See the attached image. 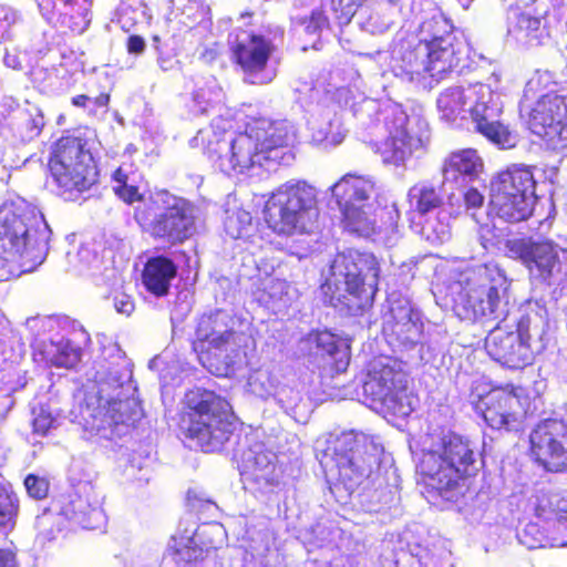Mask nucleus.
Returning a JSON list of instances; mask_svg holds the SVG:
<instances>
[{"instance_id": "1", "label": "nucleus", "mask_w": 567, "mask_h": 567, "mask_svg": "<svg viewBox=\"0 0 567 567\" xmlns=\"http://www.w3.org/2000/svg\"><path fill=\"white\" fill-rule=\"evenodd\" d=\"M111 360L97 362L94 384L81 408V423L89 437L113 440L124 435L142 416L132 364L116 346L109 348Z\"/></svg>"}, {"instance_id": "2", "label": "nucleus", "mask_w": 567, "mask_h": 567, "mask_svg": "<svg viewBox=\"0 0 567 567\" xmlns=\"http://www.w3.org/2000/svg\"><path fill=\"white\" fill-rule=\"evenodd\" d=\"M51 228L37 206L19 196L0 204V281L31 272L49 251Z\"/></svg>"}, {"instance_id": "3", "label": "nucleus", "mask_w": 567, "mask_h": 567, "mask_svg": "<svg viewBox=\"0 0 567 567\" xmlns=\"http://www.w3.org/2000/svg\"><path fill=\"white\" fill-rule=\"evenodd\" d=\"M136 175L130 167L120 166L112 175L114 193L135 207L136 221L154 237L181 243L195 231L197 208L187 199L159 189L144 196L135 185Z\"/></svg>"}, {"instance_id": "4", "label": "nucleus", "mask_w": 567, "mask_h": 567, "mask_svg": "<svg viewBox=\"0 0 567 567\" xmlns=\"http://www.w3.org/2000/svg\"><path fill=\"white\" fill-rule=\"evenodd\" d=\"M362 122L384 132L388 137L380 155L386 165L403 166L415 152L425 147L430 140V127L421 110L410 113L392 101L363 99L353 110Z\"/></svg>"}, {"instance_id": "5", "label": "nucleus", "mask_w": 567, "mask_h": 567, "mask_svg": "<svg viewBox=\"0 0 567 567\" xmlns=\"http://www.w3.org/2000/svg\"><path fill=\"white\" fill-rule=\"evenodd\" d=\"M330 190L341 210L346 229L362 237L378 234L379 239L388 246L396 244L400 236V212L396 204H392L386 212L389 220L377 226L375 199L380 187L373 177L346 174Z\"/></svg>"}, {"instance_id": "6", "label": "nucleus", "mask_w": 567, "mask_h": 567, "mask_svg": "<svg viewBox=\"0 0 567 567\" xmlns=\"http://www.w3.org/2000/svg\"><path fill=\"white\" fill-rule=\"evenodd\" d=\"M508 286L504 271L496 265L467 268L450 286L453 310L462 320L503 319L508 311Z\"/></svg>"}, {"instance_id": "7", "label": "nucleus", "mask_w": 567, "mask_h": 567, "mask_svg": "<svg viewBox=\"0 0 567 567\" xmlns=\"http://www.w3.org/2000/svg\"><path fill=\"white\" fill-rule=\"evenodd\" d=\"M382 454L383 446L374 436L352 430L330 436L321 463L329 475L351 494L373 480Z\"/></svg>"}, {"instance_id": "8", "label": "nucleus", "mask_w": 567, "mask_h": 567, "mask_svg": "<svg viewBox=\"0 0 567 567\" xmlns=\"http://www.w3.org/2000/svg\"><path fill=\"white\" fill-rule=\"evenodd\" d=\"M379 262L372 254L349 250L336 256L322 289L333 306L359 311L372 305L379 281Z\"/></svg>"}, {"instance_id": "9", "label": "nucleus", "mask_w": 567, "mask_h": 567, "mask_svg": "<svg viewBox=\"0 0 567 567\" xmlns=\"http://www.w3.org/2000/svg\"><path fill=\"white\" fill-rule=\"evenodd\" d=\"M240 326L239 318L223 310L200 318L193 347L198 360L210 373L227 377L241 361L246 336L240 331Z\"/></svg>"}, {"instance_id": "10", "label": "nucleus", "mask_w": 567, "mask_h": 567, "mask_svg": "<svg viewBox=\"0 0 567 567\" xmlns=\"http://www.w3.org/2000/svg\"><path fill=\"white\" fill-rule=\"evenodd\" d=\"M476 445L454 432L434 436L424 449L417 468L426 483L442 492L454 487L460 480L476 471Z\"/></svg>"}, {"instance_id": "11", "label": "nucleus", "mask_w": 567, "mask_h": 567, "mask_svg": "<svg viewBox=\"0 0 567 567\" xmlns=\"http://www.w3.org/2000/svg\"><path fill=\"white\" fill-rule=\"evenodd\" d=\"M187 411L181 427L204 452L220 450L233 433L230 404L212 391L196 389L186 394Z\"/></svg>"}, {"instance_id": "12", "label": "nucleus", "mask_w": 567, "mask_h": 567, "mask_svg": "<svg viewBox=\"0 0 567 567\" xmlns=\"http://www.w3.org/2000/svg\"><path fill=\"white\" fill-rule=\"evenodd\" d=\"M318 216L316 189L302 181H289L279 186L264 209L268 227L280 235L309 231Z\"/></svg>"}, {"instance_id": "13", "label": "nucleus", "mask_w": 567, "mask_h": 567, "mask_svg": "<svg viewBox=\"0 0 567 567\" xmlns=\"http://www.w3.org/2000/svg\"><path fill=\"white\" fill-rule=\"evenodd\" d=\"M540 84V75L532 78L520 102L522 115L528 116L529 130L553 150L567 146V86L540 95L535 105L532 100Z\"/></svg>"}, {"instance_id": "14", "label": "nucleus", "mask_w": 567, "mask_h": 567, "mask_svg": "<svg viewBox=\"0 0 567 567\" xmlns=\"http://www.w3.org/2000/svg\"><path fill=\"white\" fill-rule=\"evenodd\" d=\"M49 168L59 196L65 200L78 199L97 181V169L91 152L74 137H64L56 143Z\"/></svg>"}, {"instance_id": "15", "label": "nucleus", "mask_w": 567, "mask_h": 567, "mask_svg": "<svg viewBox=\"0 0 567 567\" xmlns=\"http://www.w3.org/2000/svg\"><path fill=\"white\" fill-rule=\"evenodd\" d=\"M363 393L375 409L400 417L414 410V398L406 390V375L400 363L389 357L371 362Z\"/></svg>"}, {"instance_id": "16", "label": "nucleus", "mask_w": 567, "mask_h": 567, "mask_svg": "<svg viewBox=\"0 0 567 567\" xmlns=\"http://www.w3.org/2000/svg\"><path fill=\"white\" fill-rule=\"evenodd\" d=\"M464 111V121H471L474 128L493 144L502 148L516 145V134L499 120L502 95L489 84L476 82L465 85Z\"/></svg>"}, {"instance_id": "17", "label": "nucleus", "mask_w": 567, "mask_h": 567, "mask_svg": "<svg viewBox=\"0 0 567 567\" xmlns=\"http://www.w3.org/2000/svg\"><path fill=\"white\" fill-rule=\"evenodd\" d=\"M390 66L393 74L402 81L426 85L427 78L439 82L451 72L435 51L431 50L414 33L401 29L391 50Z\"/></svg>"}, {"instance_id": "18", "label": "nucleus", "mask_w": 567, "mask_h": 567, "mask_svg": "<svg viewBox=\"0 0 567 567\" xmlns=\"http://www.w3.org/2000/svg\"><path fill=\"white\" fill-rule=\"evenodd\" d=\"M281 34L279 28L268 25L229 35L235 60L241 68L246 82L261 85L276 78L277 71L269 64V58L275 50V40Z\"/></svg>"}, {"instance_id": "19", "label": "nucleus", "mask_w": 567, "mask_h": 567, "mask_svg": "<svg viewBox=\"0 0 567 567\" xmlns=\"http://www.w3.org/2000/svg\"><path fill=\"white\" fill-rule=\"evenodd\" d=\"M505 256L519 260L532 279L550 285L567 276V248L550 239H513L505 243Z\"/></svg>"}, {"instance_id": "20", "label": "nucleus", "mask_w": 567, "mask_h": 567, "mask_svg": "<svg viewBox=\"0 0 567 567\" xmlns=\"http://www.w3.org/2000/svg\"><path fill=\"white\" fill-rule=\"evenodd\" d=\"M205 152L208 158L227 175L244 174L267 162L254 133L250 132L249 123L244 132L237 134L214 133L207 141Z\"/></svg>"}, {"instance_id": "21", "label": "nucleus", "mask_w": 567, "mask_h": 567, "mask_svg": "<svg viewBox=\"0 0 567 567\" xmlns=\"http://www.w3.org/2000/svg\"><path fill=\"white\" fill-rule=\"evenodd\" d=\"M537 318L522 316L515 331L495 327L485 339V349L489 357L509 369H520L532 363L534 354L543 348L540 342L532 340L536 332Z\"/></svg>"}, {"instance_id": "22", "label": "nucleus", "mask_w": 567, "mask_h": 567, "mask_svg": "<svg viewBox=\"0 0 567 567\" xmlns=\"http://www.w3.org/2000/svg\"><path fill=\"white\" fill-rule=\"evenodd\" d=\"M413 33L435 51V54L449 64L451 71L458 69V72H462L470 66L468 43L454 32L451 21L442 12L435 11L424 17Z\"/></svg>"}, {"instance_id": "23", "label": "nucleus", "mask_w": 567, "mask_h": 567, "mask_svg": "<svg viewBox=\"0 0 567 567\" xmlns=\"http://www.w3.org/2000/svg\"><path fill=\"white\" fill-rule=\"evenodd\" d=\"M532 453L551 472H567V424L561 420L542 421L532 431Z\"/></svg>"}, {"instance_id": "24", "label": "nucleus", "mask_w": 567, "mask_h": 567, "mask_svg": "<svg viewBox=\"0 0 567 567\" xmlns=\"http://www.w3.org/2000/svg\"><path fill=\"white\" fill-rule=\"evenodd\" d=\"M226 536V529L220 523H205L197 528H185L183 533L173 535L167 551L177 563L196 560L204 550L221 547Z\"/></svg>"}, {"instance_id": "25", "label": "nucleus", "mask_w": 567, "mask_h": 567, "mask_svg": "<svg viewBox=\"0 0 567 567\" xmlns=\"http://www.w3.org/2000/svg\"><path fill=\"white\" fill-rule=\"evenodd\" d=\"M249 125L268 163L288 165L292 161L289 147L296 140V130L290 122L256 118Z\"/></svg>"}, {"instance_id": "26", "label": "nucleus", "mask_w": 567, "mask_h": 567, "mask_svg": "<svg viewBox=\"0 0 567 567\" xmlns=\"http://www.w3.org/2000/svg\"><path fill=\"white\" fill-rule=\"evenodd\" d=\"M388 302L389 310L383 317V333L405 348L417 344L422 336L420 312L406 297L392 293Z\"/></svg>"}, {"instance_id": "27", "label": "nucleus", "mask_w": 567, "mask_h": 567, "mask_svg": "<svg viewBox=\"0 0 567 567\" xmlns=\"http://www.w3.org/2000/svg\"><path fill=\"white\" fill-rule=\"evenodd\" d=\"M481 405L483 417L492 429L517 431L520 427L524 410L520 395L513 386L493 389Z\"/></svg>"}, {"instance_id": "28", "label": "nucleus", "mask_w": 567, "mask_h": 567, "mask_svg": "<svg viewBox=\"0 0 567 567\" xmlns=\"http://www.w3.org/2000/svg\"><path fill=\"white\" fill-rule=\"evenodd\" d=\"M101 501L95 487L83 482L62 501L60 513L85 529H96L105 522Z\"/></svg>"}, {"instance_id": "29", "label": "nucleus", "mask_w": 567, "mask_h": 567, "mask_svg": "<svg viewBox=\"0 0 567 567\" xmlns=\"http://www.w3.org/2000/svg\"><path fill=\"white\" fill-rule=\"evenodd\" d=\"M43 126V114L37 106L21 107L12 99H4L0 104V131H11L21 142L39 136Z\"/></svg>"}, {"instance_id": "30", "label": "nucleus", "mask_w": 567, "mask_h": 567, "mask_svg": "<svg viewBox=\"0 0 567 567\" xmlns=\"http://www.w3.org/2000/svg\"><path fill=\"white\" fill-rule=\"evenodd\" d=\"M483 168V159L475 150L465 148L453 152L444 162L443 184L454 183L460 188H465L480 177Z\"/></svg>"}, {"instance_id": "31", "label": "nucleus", "mask_w": 567, "mask_h": 567, "mask_svg": "<svg viewBox=\"0 0 567 567\" xmlns=\"http://www.w3.org/2000/svg\"><path fill=\"white\" fill-rule=\"evenodd\" d=\"M372 7L364 9L358 17L360 29L372 35H382L390 31L401 16L400 0H372Z\"/></svg>"}, {"instance_id": "32", "label": "nucleus", "mask_w": 567, "mask_h": 567, "mask_svg": "<svg viewBox=\"0 0 567 567\" xmlns=\"http://www.w3.org/2000/svg\"><path fill=\"white\" fill-rule=\"evenodd\" d=\"M536 181L530 166L513 164L501 172L492 182L491 189L511 195H524L528 202L536 203Z\"/></svg>"}, {"instance_id": "33", "label": "nucleus", "mask_w": 567, "mask_h": 567, "mask_svg": "<svg viewBox=\"0 0 567 567\" xmlns=\"http://www.w3.org/2000/svg\"><path fill=\"white\" fill-rule=\"evenodd\" d=\"M238 524H244L246 527L245 532L239 535L244 542L243 546L245 549L261 564H268L267 557L271 553L274 545V535L269 528L268 520L264 517L239 518Z\"/></svg>"}, {"instance_id": "34", "label": "nucleus", "mask_w": 567, "mask_h": 567, "mask_svg": "<svg viewBox=\"0 0 567 567\" xmlns=\"http://www.w3.org/2000/svg\"><path fill=\"white\" fill-rule=\"evenodd\" d=\"M544 12L533 14L530 10L513 11L509 20L508 34L518 43L524 45H538L543 40L549 37L546 23L544 22Z\"/></svg>"}, {"instance_id": "35", "label": "nucleus", "mask_w": 567, "mask_h": 567, "mask_svg": "<svg viewBox=\"0 0 567 567\" xmlns=\"http://www.w3.org/2000/svg\"><path fill=\"white\" fill-rule=\"evenodd\" d=\"M276 460V454L261 442L250 445L243 454L245 471L254 481L266 485H272L278 480Z\"/></svg>"}, {"instance_id": "36", "label": "nucleus", "mask_w": 567, "mask_h": 567, "mask_svg": "<svg viewBox=\"0 0 567 567\" xmlns=\"http://www.w3.org/2000/svg\"><path fill=\"white\" fill-rule=\"evenodd\" d=\"M534 205L524 195H511L491 189L488 214L506 223H519L532 215Z\"/></svg>"}, {"instance_id": "37", "label": "nucleus", "mask_w": 567, "mask_h": 567, "mask_svg": "<svg viewBox=\"0 0 567 567\" xmlns=\"http://www.w3.org/2000/svg\"><path fill=\"white\" fill-rule=\"evenodd\" d=\"M549 504L556 508L546 509L544 505H539L536 509L537 517L544 523L551 547L567 546V501L554 497Z\"/></svg>"}, {"instance_id": "38", "label": "nucleus", "mask_w": 567, "mask_h": 567, "mask_svg": "<svg viewBox=\"0 0 567 567\" xmlns=\"http://www.w3.org/2000/svg\"><path fill=\"white\" fill-rule=\"evenodd\" d=\"M176 272L177 268L171 259L166 257L151 258L143 271V284L153 295L162 297L167 295Z\"/></svg>"}, {"instance_id": "39", "label": "nucleus", "mask_w": 567, "mask_h": 567, "mask_svg": "<svg viewBox=\"0 0 567 567\" xmlns=\"http://www.w3.org/2000/svg\"><path fill=\"white\" fill-rule=\"evenodd\" d=\"M307 342L316 344L322 353H327L333 361L336 372H344L350 362V344L330 331H317L308 336Z\"/></svg>"}, {"instance_id": "40", "label": "nucleus", "mask_w": 567, "mask_h": 567, "mask_svg": "<svg viewBox=\"0 0 567 567\" xmlns=\"http://www.w3.org/2000/svg\"><path fill=\"white\" fill-rule=\"evenodd\" d=\"M408 199L411 209L421 217L443 209L444 196L437 187L426 181L413 185L408 192Z\"/></svg>"}, {"instance_id": "41", "label": "nucleus", "mask_w": 567, "mask_h": 567, "mask_svg": "<svg viewBox=\"0 0 567 567\" xmlns=\"http://www.w3.org/2000/svg\"><path fill=\"white\" fill-rule=\"evenodd\" d=\"M42 354L47 363L58 368L71 369L80 362L82 349L69 339L59 338L45 343Z\"/></svg>"}, {"instance_id": "42", "label": "nucleus", "mask_w": 567, "mask_h": 567, "mask_svg": "<svg viewBox=\"0 0 567 567\" xmlns=\"http://www.w3.org/2000/svg\"><path fill=\"white\" fill-rule=\"evenodd\" d=\"M465 85H454L443 90L436 99L440 118L447 123L464 122Z\"/></svg>"}, {"instance_id": "43", "label": "nucleus", "mask_w": 567, "mask_h": 567, "mask_svg": "<svg viewBox=\"0 0 567 567\" xmlns=\"http://www.w3.org/2000/svg\"><path fill=\"white\" fill-rule=\"evenodd\" d=\"M421 226L422 237L432 245H440L451 237V214L445 209H440L427 216Z\"/></svg>"}, {"instance_id": "44", "label": "nucleus", "mask_w": 567, "mask_h": 567, "mask_svg": "<svg viewBox=\"0 0 567 567\" xmlns=\"http://www.w3.org/2000/svg\"><path fill=\"white\" fill-rule=\"evenodd\" d=\"M224 93L216 79L207 80L203 86H198L193 94L195 112L198 114L208 113L209 109L221 103Z\"/></svg>"}, {"instance_id": "45", "label": "nucleus", "mask_w": 567, "mask_h": 567, "mask_svg": "<svg viewBox=\"0 0 567 567\" xmlns=\"http://www.w3.org/2000/svg\"><path fill=\"white\" fill-rule=\"evenodd\" d=\"M344 136L346 133L340 120L334 117L318 127H313L312 142L323 148H328L341 144Z\"/></svg>"}, {"instance_id": "46", "label": "nucleus", "mask_w": 567, "mask_h": 567, "mask_svg": "<svg viewBox=\"0 0 567 567\" xmlns=\"http://www.w3.org/2000/svg\"><path fill=\"white\" fill-rule=\"evenodd\" d=\"M19 511V498L9 483H0V528L13 526Z\"/></svg>"}, {"instance_id": "47", "label": "nucleus", "mask_w": 567, "mask_h": 567, "mask_svg": "<svg viewBox=\"0 0 567 567\" xmlns=\"http://www.w3.org/2000/svg\"><path fill=\"white\" fill-rule=\"evenodd\" d=\"M277 386L274 375L267 370L252 372L247 381L248 391L260 399L272 396Z\"/></svg>"}, {"instance_id": "48", "label": "nucleus", "mask_w": 567, "mask_h": 567, "mask_svg": "<svg viewBox=\"0 0 567 567\" xmlns=\"http://www.w3.org/2000/svg\"><path fill=\"white\" fill-rule=\"evenodd\" d=\"M540 522H533L525 526L522 533L518 534L519 542L528 547V548H539L550 546L549 535L544 528L540 526Z\"/></svg>"}, {"instance_id": "49", "label": "nucleus", "mask_w": 567, "mask_h": 567, "mask_svg": "<svg viewBox=\"0 0 567 567\" xmlns=\"http://www.w3.org/2000/svg\"><path fill=\"white\" fill-rule=\"evenodd\" d=\"M251 220L250 213L243 209L235 210L227 215L224 223L225 230L231 238H240L247 235Z\"/></svg>"}, {"instance_id": "50", "label": "nucleus", "mask_w": 567, "mask_h": 567, "mask_svg": "<svg viewBox=\"0 0 567 567\" xmlns=\"http://www.w3.org/2000/svg\"><path fill=\"white\" fill-rule=\"evenodd\" d=\"M334 533L330 526L320 522L306 530L303 539L312 547H324L332 543Z\"/></svg>"}, {"instance_id": "51", "label": "nucleus", "mask_w": 567, "mask_h": 567, "mask_svg": "<svg viewBox=\"0 0 567 567\" xmlns=\"http://www.w3.org/2000/svg\"><path fill=\"white\" fill-rule=\"evenodd\" d=\"M478 239L481 241L482 247L486 251L491 252H504L505 254V243L511 239H504L501 234L496 233L495 226L484 225L481 226L478 230Z\"/></svg>"}, {"instance_id": "52", "label": "nucleus", "mask_w": 567, "mask_h": 567, "mask_svg": "<svg viewBox=\"0 0 567 567\" xmlns=\"http://www.w3.org/2000/svg\"><path fill=\"white\" fill-rule=\"evenodd\" d=\"M272 398L286 411H293L301 401L298 390L289 385H278Z\"/></svg>"}, {"instance_id": "53", "label": "nucleus", "mask_w": 567, "mask_h": 567, "mask_svg": "<svg viewBox=\"0 0 567 567\" xmlns=\"http://www.w3.org/2000/svg\"><path fill=\"white\" fill-rule=\"evenodd\" d=\"M32 414L34 432L42 435L47 434L55 422L52 414L44 406L33 408Z\"/></svg>"}, {"instance_id": "54", "label": "nucleus", "mask_w": 567, "mask_h": 567, "mask_svg": "<svg viewBox=\"0 0 567 567\" xmlns=\"http://www.w3.org/2000/svg\"><path fill=\"white\" fill-rule=\"evenodd\" d=\"M28 494L35 499H42L48 495L49 483L45 478L29 474L24 480Z\"/></svg>"}, {"instance_id": "55", "label": "nucleus", "mask_w": 567, "mask_h": 567, "mask_svg": "<svg viewBox=\"0 0 567 567\" xmlns=\"http://www.w3.org/2000/svg\"><path fill=\"white\" fill-rule=\"evenodd\" d=\"M20 21L19 12L10 6L0 4V40L4 39L10 29Z\"/></svg>"}, {"instance_id": "56", "label": "nucleus", "mask_w": 567, "mask_h": 567, "mask_svg": "<svg viewBox=\"0 0 567 567\" xmlns=\"http://www.w3.org/2000/svg\"><path fill=\"white\" fill-rule=\"evenodd\" d=\"M451 553L441 549L439 553L426 554L421 561V567H452Z\"/></svg>"}, {"instance_id": "57", "label": "nucleus", "mask_w": 567, "mask_h": 567, "mask_svg": "<svg viewBox=\"0 0 567 567\" xmlns=\"http://www.w3.org/2000/svg\"><path fill=\"white\" fill-rule=\"evenodd\" d=\"M25 326L29 330L33 331L37 337H41L47 331H50L54 328L55 321L49 317H34L29 318L25 322Z\"/></svg>"}, {"instance_id": "58", "label": "nucleus", "mask_w": 567, "mask_h": 567, "mask_svg": "<svg viewBox=\"0 0 567 567\" xmlns=\"http://www.w3.org/2000/svg\"><path fill=\"white\" fill-rule=\"evenodd\" d=\"M113 306L118 313L125 316H130L135 309V305L132 297L124 291L114 292Z\"/></svg>"}, {"instance_id": "59", "label": "nucleus", "mask_w": 567, "mask_h": 567, "mask_svg": "<svg viewBox=\"0 0 567 567\" xmlns=\"http://www.w3.org/2000/svg\"><path fill=\"white\" fill-rule=\"evenodd\" d=\"M460 196L464 200L466 210L480 208L484 203V196L474 187L461 189Z\"/></svg>"}, {"instance_id": "60", "label": "nucleus", "mask_w": 567, "mask_h": 567, "mask_svg": "<svg viewBox=\"0 0 567 567\" xmlns=\"http://www.w3.org/2000/svg\"><path fill=\"white\" fill-rule=\"evenodd\" d=\"M326 25V17L321 12H313L308 24L306 25V31L308 33H317L320 32Z\"/></svg>"}, {"instance_id": "61", "label": "nucleus", "mask_w": 567, "mask_h": 567, "mask_svg": "<svg viewBox=\"0 0 567 567\" xmlns=\"http://www.w3.org/2000/svg\"><path fill=\"white\" fill-rule=\"evenodd\" d=\"M11 334H13V330L10 328L9 321L0 310V346L3 343L4 339L9 338ZM1 359L6 360L4 351H0V360Z\"/></svg>"}, {"instance_id": "62", "label": "nucleus", "mask_w": 567, "mask_h": 567, "mask_svg": "<svg viewBox=\"0 0 567 567\" xmlns=\"http://www.w3.org/2000/svg\"><path fill=\"white\" fill-rule=\"evenodd\" d=\"M145 49V41L138 35H131L127 40V50L130 53L140 54Z\"/></svg>"}, {"instance_id": "63", "label": "nucleus", "mask_w": 567, "mask_h": 567, "mask_svg": "<svg viewBox=\"0 0 567 567\" xmlns=\"http://www.w3.org/2000/svg\"><path fill=\"white\" fill-rule=\"evenodd\" d=\"M92 97L81 94L76 95L72 99V104L78 107H84L87 109L90 112L93 110L91 107Z\"/></svg>"}, {"instance_id": "64", "label": "nucleus", "mask_w": 567, "mask_h": 567, "mask_svg": "<svg viewBox=\"0 0 567 567\" xmlns=\"http://www.w3.org/2000/svg\"><path fill=\"white\" fill-rule=\"evenodd\" d=\"M0 567H16L14 558L10 551L0 549Z\"/></svg>"}]
</instances>
